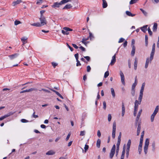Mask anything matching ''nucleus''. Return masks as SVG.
<instances>
[{
    "label": "nucleus",
    "instance_id": "obj_1",
    "mask_svg": "<svg viewBox=\"0 0 159 159\" xmlns=\"http://www.w3.org/2000/svg\"><path fill=\"white\" fill-rule=\"evenodd\" d=\"M131 144V141L130 139H129L126 145V157L127 158L129 157V149Z\"/></svg>",
    "mask_w": 159,
    "mask_h": 159
},
{
    "label": "nucleus",
    "instance_id": "obj_2",
    "mask_svg": "<svg viewBox=\"0 0 159 159\" xmlns=\"http://www.w3.org/2000/svg\"><path fill=\"white\" fill-rule=\"evenodd\" d=\"M149 143V139H146L144 148V152L145 154H146L148 152V150Z\"/></svg>",
    "mask_w": 159,
    "mask_h": 159
},
{
    "label": "nucleus",
    "instance_id": "obj_3",
    "mask_svg": "<svg viewBox=\"0 0 159 159\" xmlns=\"http://www.w3.org/2000/svg\"><path fill=\"white\" fill-rule=\"evenodd\" d=\"M155 50V44L154 43L152 45V51L150 54V61H152L154 55Z\"/></svg>",
    "mask_w": 159,
    "mask_h": 159
},
{
    "label": "nucleus",
    "instance_id": "obj_4",
    "mask_svg": "<svg viewBox=\"0 0 159 159\" xmlns=\"http://www.w3.org/2000/svg\"><path fill=\"white\" fill-rule=\"evenodd\" d=\"M39 20L40 21V23L41 26H43L47 24V20L44 16L40 17Z\"/></svg>",
    "mask_w": 159,
    "mask_h": 159
},
{
    "label": "nucleus",
    "instance_id": "obj_5",
    "mask_svg": "<svg viewBox=\"0 0 159 159\" xmlns=\"http://www.w3.org/2000/svg\"><path fill=\"white\" fill-rule=\"evenodd\" d=\"M116 129V124L115 121L113 122V128L112 131V138L113 139L115 138V134Z\"/></svg>",
    "mask_w": 159,
    "mask_h": 159
},
{
    "label": "nucleus",
    "instance_id": "obj_6",
    "mask_svg": "<svg viewBox=\"0 0 159 159\" xmlns=\"http://www.w3.org/2000/svg\"><path fill=\"white\" fill-rule=\"evenodd\" d=\"M116 148V145L115 144H114L113 146L112 147L111 149V152L110 153V158L111 159H112L113 158L115 153Z\"/></svg>",
    "mask_w": 159,
    "mask_h": 159
},
{
    "label": "nucleus",
    "instance_id": "obj_7",
    "mask_svg": "<svg viewBox=\"0 0 159 159\" xmlns=\"http://www.w3.org/2000/svg\"><path fill=\"white\" fill-rule=\"evenodd\" d=\"M63 30H61V32L64 34L68 35L69 34V31H72V29L66 27L63 28Z\"/></svg>",
    "mask_w": 159,
    "mask_h": 159
},
{
    "label": "nucleus",
    "instance_id": "obj_8",
    "mask_svg": "<svg viewBox=\"0 0 159 159\" xmlns=\"http://www.w3.org/2000/svg\"><path fill=\"white\" fill-rule=\"evenodd\" d=\"M142 111V110L141 109L139 110V111L138 112V115L137 116L136 118V121H135V126H136L137 124L138 123V122H139V120L140 118V116L141 114V113Z\"/></svg>",
    "mask_w": 159,
    "mask_h": 159
},
{
    "label": "nucleus",
    "instance_id": "obj_9",
    "mask_svg": "<svg viewBox=\"0 0 159 159\" xmlns=\"http://www.w3.org/2000/svg\"><path fill=\"white\" fill-rule=\"evenodd\" d=\"M126 149V144H125L123 145V151L122 152V154L120 157V159H124V158L125 155V153Z\"/></svg>",
    "mask_w": 159,
    "mask_h": 159
},
{
    "label": "nucleus",
    "instance_id": "obj_10",
    "mask_svg": "<svg viewBox=\"0 0 159 159\" xmlns=\"http://www.w3.org/2000/svg\"><path fill=\"white\" fill-rule=\"evenodd\" d=\"M61 5V2H54L51 6L52 8L56 9L57 8L59 7L60 5Z\"/></svg>",
    "mask_w": 159,
    "mask_h": 159
},
{
    "label": "nucleus",
    "instance_id": "obj_11",
    "mask_svg": "<svg viewBox=\"0 0 159 159\" xmlns=\"http://www.w3.org/2000/svg\"><path fill=\"white\" fill-rule=\"evenodd\" d=\"M120 74L121 77V80L122 84L124 85L125 84V77L123 73L121 71H120Z\"/></svg>",
    "mask_w": 159,
    "mask_h": 159
},
{
    "label": "nucleus",
    "instance_id": "obj_12",
    "mask_svg": "<svg viewBox=\"0 0 159 159\" xmlns=\"http://www.w3.org/2000/svg\"><path fill=\"white\" fill-rule=\"evenodd\" d=\"M141 121H139V122H138V123L137 124H138V126L137 133V136H138L140 134L141 128Z\"/></svg>",
    "mask_w": 159,
    "mask_h": 159
},
{
    "label": "nucleus",
    "instance_id": "obj_13",
    "mask_svg": "<svg viewBox=\"0 0 159 159\" xmlns=\"http://www.w3.org/2000/svg\"><path fill=\"white\" fill-rule=\"evenodd\" d=\"M14 112H10L7 114L4 115L3 116H2V117L3 119H5V118L8 117L9 116L13 115L14 114Z\"/></svg>",
    "mask_w": 159,
    "mask_h": 159
},
{
    "label": "nucleus",
    "instance_id": "obj_14",
    "mask_svg": "<svg viewBox=\"0 0 159 159\" xmlns=\"http://www.w3.org/2000/svg\"><path fill=\"white\" fill-rule=\"evenodd\" d=\"M139 105V102L137 100H136L134 102V111H137Z\"/></svg>",
    "mask_w": 159,
    "mask_h": 159
},
{
    "label": "nucleus",
    "instance_id": "obj_15",
    "mask_svg": "<svg viewBox=\"0 0 159 159\" xmlns=\"http://www.w3.org/2000/svg\"><path fill=\"white\" fill-rule=\"evenodd\" d=\"M27 38L25 37H23L21 39V40L23 43V45L27 43Z\"/></svg>",
    "mask_w": 159,
    "mask_h": 159
},
{
    "label": "nucleus",
    "instance_id": "obj_16",
    "mask_svg": "<svg viewBox=\"0 0 159 159\" xmlns=\"http://www.w3.org/2000/svg\"><path fill=\"white\" fill-rule=\"evenodd\" d=\"M19 55L18 53H15L11 55H9L8 57L11 60H12L17 57Z\"/></svg>",
    "mask_w": 159,
    "mask_h": 159
},
{
    "label": "nucleus",
    "instance_id": "obj_17",
    "mask_svg": "<svg viewBox=\"0 0 159 159\" xmlns=\"http://www.w3.org/2000/svg\"><path fill=\"white\" fill-rule=\"evenodd\" d=\"M34 90H35V89H33V88H31V89H26V90H24L22 91H20V93H25V92H29L32 91H34Z\"/></svg>",
    "mask_w": 159,
    "mask_h": 159
},
{
    "label": "nucleus",
    "instance_id": "obj_18",
    "mask_svg": "<svg viewBox=\"0 0 159 159\" xmlns=\"http://www.w3.org/2000/svg\"><path fill=\"white\" fill-rule=\"evenodd\" d=\"M143 93H140L139 94V104H140L141 103V102L142 101V99L143 96Z\"/></svg>",
    "mask_w": 159,
    "mask_h": 159
},
{
    "label": "nucleus",
    "instance_id": "obj_19",
    "mask_svg": "<svg viewBox=\"0 0 159 159\" xmlns=\"http://www.w3.org/2000/svg\"><path fill=\"white\" fill-rule=\"evenodd\" d=\"M122 114L121 115L122 116H123L124 115L125 113V105L124 103L123 102H122Z\"/></svg>",
    "mask_w": 159,
    "mask_h": 159
},
{
    "label": "nucleus",
    "instance_id": "obj_20",
    "mask_svg": "<svg viewBox=\"0 0 159 159\" xmlns=\"http://www.w3.org/2000/svg\"><path fill=\"white\" fill-rule=\"evenodd\" d=\"M22 2V0H17L16 1H14L12 2V5L15 6L16 5L20 4Z\"/></svg>",
    "mask_w": 159,
    "mask_h": 159
},
{
    "label": "nucleus",
    "instance_id": "obj_21",
    "mask_svg": "<svg viewBox=\"0 0 159 159\" xmlns=\"http://www.w3.org/2000/svg\"><path fill=\"white\" fill-rule=\"evenodd\" d=\"M116 61V54L114 55L112 57V59L111 60V62L110 64L111 65H113L114 63Z\"/></svg>",
    "mask_w": 159,
    "mask_h": 159
},
{
    "label": "nucleus",
    "instance_id": "obj_22",
    "mask_svg": "<svg viewBox=\"0 0 159 159\" xmlns=\"http://www.w3.org/2000/svg\"><path fill=\"white\" fill-rule=\"evenodd\" d=\"M138 64V58L135 57L134 59V69L136 70L137 69Z\"/></svg>",
    "mask_w": 159,
    "mask_h": 159
},
{
    "label": "nucleus",
    "instance_id": "obj_23",
    "mask_svg": "<svg viewBox=\"0 0 159 159\" xmlns=\"http://www.w3.org/2000/svg\"><path fill=\"white\" fill-rule=\"evenodd\" d=\"M157 24L156 23H155L154 24L152 28L153 31L154 32H156L157 30Z\"/></svg>",
    "mask_w": 159,
    "mask_h": 159
},
{
    "label": "nucleus",
    "instance_id": "obj_24",
    "mask_svg": "<svg viewBox=\"0 0 159 159\" xmlns=\"http://www.w3.org/2000/svg\"><path fill=\"white\" fill-rule=\"evenodd\" d=\"M149 61H150V62H151V61H150V58L149 59V58H147L146 59V60L145 64V68L146 69L148 68Z\"/></svg>",
    "mask_w": 159,
    "mask_h": 159
},
{
    "label": "nucleus",
    "instance_id": "obj_25",
    "mask_svg": "<svg viewBox=\"0 0 159 159\" xmlns=\"http://www.w3.org/2000/svg\"><path fill=\"white\" fill-rule=\"evenodd\" d=\"M55 152L53 151V150H51L49 151L46 153L47 155H53L55 154Z\"/></svg>",
    "mask_w": 159,
    "mask_h": 159
},
{
    "label": "nucleus",
    "instance_id": "obj_26",
    "mask_svg": "<svg viewBox=\"0 0 159 159\" xmlns=\"http://www.w3.org/2000/svg\"><path fill=\"white\" fill-rule=\"evenodd\" d=\"M125 13L126 14L129 16L133 17L135 15V14H133L130 12L128 11H126Z\"/></svg>",
    "mask_w": 159,
    "mask_h": 159
},
{
    "label": "nucleus",
    "instance_id": "obj_27",
    "mask_svg": "<svg viewBox=\"0 0 159 159\" xmlns=\"http://www.w3.org/2000/svg\"><path fill=\"white\" fill-rule=\"evenodd\" d=\"M135 51V47L134 45H133L132 46V50L131 52V55L132 56H134V55Z\"/></svg>",
    "mask_w": 159,
    "mask_h": 159
},
{
    "label": "nucleus",
    "instance_id": "obj_28",
    "mask_svg": "<svg viewBox=\"0 0 159 159\" xmlns=\"http://www.w3.org/2000/svg\"><path fill=\"white\" fill-rule=\"evenodd\" d=\"M72 6L70 4H67L63 8V9H66L71 8Z\"/></svg>",
    "mask_w": 159,
    "mask_h": 159
},
{
    "label": "nucleus",
    "instance_id": "obj_29",
    "mask_svg": "<svg viewBox=\"0 0 159 159\" xmlns=\"http://www.w3.org/2000/svg\"><path fill=\"white\" fill-rule=\"evenodd\" d=\"M102 0L103 2L102 7L103 8H105L107 6V3L105 0Z\"/></svg>",
    "mask_w": 159,
    "mask_h": 159
},
{
    "label": "nucleus",
    "instance_id": "obj_30",
    "mask_svg": "<svg viewBox=\"0 0 159 159\" xmlns=\"http://www.w3.org/2000/svg\"><path fill=\"white\" fill-rule=\"evenodd\" d=\"M145 84L144 82L143 83L141 87V89L140 90V93H143V92L144 89V88L145 86Z\"/></svg>",
    "mask_w": 159,
    "mask_h": 159
},
{
    "label": "nucleus",
    "instance_id": "obj_31",
    "mask_svg": "<svg viewBox=\"0 0 159 159\" xmlns=\"http://www.w3.org/2000/svg\"><path fill=\"white\" fill-rule=\"evenodd\" d=\"M147 25H145L141 27V29L142 31L145 32L147 31Z\"/></svg>",
    "mask_w": 159,
    "mask_h": 159
},
{
    "label": "nucleus",
    "instance_id": "obj_32",
    "mask_svg": "<svg viewBox=\"0 0 159 159\" xmlns=\"http://www.w3.org/2000/svg\"><path fill=\"white\" fill-rule=\"evenodd\" d=\"M31 25L33 26H35L36 27H41L42 26L41 25L40 23L38 22L37 23H34L33 24H32Z\"/></svg>",
    "mask_w": 159,
    "mask_h": 159
},
{
    "label": "nucleus",
    "instance_id": "obj_33",
    "mask_svg": "<svg viewBox=\"0 0 159 159\" xmlns=\"http://www.w3.org/2000/svg\"><path fill=\"white\" fill-rule=\"evenodd\" d=\"M101 140L100 139H98L97 142V146L98 148H99L101 144Z\"/></svg>",
    "mask_w": 159,
    "mask_h": 159
},
{
    "label": "nucleus",
    "instance_id": "obj_34",
    "mask_svg": "<svg viewBox=\"0 0 159 159\" xmlns=\"http://www.w3.org/2000/svg\"><path fill=\"white\" fill-rule=\"evenodd\" d=\"M72 0H62L61 1V4H64L67 2H71Z\"/></svg>",
    "mask_w": 159,
    "mask_h": 159
},
{
    "label": "nucleus",
    "instance_id": "obj_35",
    "mask_svg": "<svg viewBox=\"0 0 159 159\" xmlns=\"http://www.w3.org/2000/svg\"><path fill=\"white\" fill-rule=\"evenodd\" d=\"M111 93L113 98H114L115 97V94L114 89L113 88H111Z\"/></svg>",
    "mask_w": 159,
    "mask_h": 159
},
{
    "label": "nucleus",
    "instance_id": "obj_36",
    "mask_svg": "<svg viewBox=\"0 0 159 159\" xmlns=\"http://www.w3.org/2000/svg\"><path fill=\"white\" fill-rule=\"evenodd\" d=\"M148 37L147 35L145 36V45L146 46H147L148 45Z\"/></svg>",
    "mask_w": 159,
    "mask_h": 159
},
{
    "label": "nucleus",
    "instance_id": "obj_37",
    "mask_svg": "<svg viewBox=\"0 0 159 159\" xmlns=\"http://www.w3.org/2000/svg\"><path fill=\"white\" fill-rule=\"evenodd\" d=\"M139 0H131L130 2V4H132L137 2Z\"/></svg>",
    "mask_w": 159,
    "mask_h": 159
},
{
    "label": "nucleus",
    "instance_id": "obj_38",
    "mask_svg": "<svg viewBox=\"0 0 159 159\" xmlns=\"http://www.w3.org/2000/svg\"><path fill=\"white\" fill-rule=\"evenodd\" d=\"M109 74V72L108 71H107L105 72L104 75V78H106L108 76Z\"/></svg>",
    "mask_w": 159,
    "mask_h": 159
},
{
    "label": "nucleus",
    "instance_id": "obj_39",
    "mask_svg": "<svg viewBox=\"0 0 159 159\" xmlns=\"http://www.w3.org/2000/svg\"><path fill=\"white\" fill-rule=\"evenodd\" d=\"M158 110H159V106H157L156 107L155 109L153 112L157 114V112L158 111Z\"/></svg>",
    "mask_w": 159,
    "mask_h": 159
},
{
    "label": "nucleus",
    "instance_id": "obj_40",
    "mask_svg": "<svg viewBox=\"0 0 159 159\" xmlns=\"http://www.w3.org/2000/svg\"><path fill=\"white\" fill-rule=\"evenodd\" d=\"M21 23V22L19 20H16L14 22V24L16 25H17L18 24Z\"/></svg>",
    "mask_w": 159,
    "mask_h": 159
},
{
    "label": "nucleus",
    "instance_id": "obj_41",
    "mask_svg": "<svg viewBox=\"0 0 159 159\" xmlns=\"http://www.w3.org/2000/svg\"><path fill=\"white\" fill-rule=\"evenodd\" d=\"M121 140H118L116 144V148H119L120 145V143Z\"/></svg>",
    "mask_w": 159,
    "mask_h": 159
},
{
    "label": "nucleus",
    "instance_id": "obj_42",
    "mask_svg": "<svg viewBox=\"0 0 159 159\" xmlns=\"http://www.w3.org/2000/svg\"><path fill=\"white\" fill-rule=\"evenodd\" d=\"M89 148V146L88 145L85 144L84 148V152H86L88 150Z\"/></svg>",
    "mask_w": 159,
    "mask_h": 159
},
{
    "label": "nucleus",
    "instance_id": "obj_43",
    "mask_svg": "<svg viewBox=\"0 0 159 159\" xmlns=\"http://www.w3.org/2000/svg\"><path fill=\"white\" fill-rule=\"evenodd\" d=\"M148 33L149 35L151 36H152V32L151 31V29L149 27H148Z\"/></svg>",
    "mask_w": 159,
    "mask_h": 159
},
{
    "label": "nucleus",
    "instance_id": "obj_44",
    "mask_svg": "<svg viewBox=\"0 0 159 159\" xmlns=\"http://www.w3.org/2000/svg\"><path fill=\"white\" fill-rule=\"evenodd\" d=\"M152 150L153 151H154L155 149V142H153L152 144Z\"/></svg>",
    "mask_w": 159,
    "mask_h": 159
},
{
    "label": "nucleus",
    "instance_id": "obj_45",
    "mask_svg": "<svg viewBox=\"0 0 159 159\" xmlns=\"http://www.w3.org/2000/svg\"><path fill=\"white\" fill-rule=\"evenodd\" d=\"M52 64L54 68H55V67L58 64L57 63H55L54 62H52Z\"/></svg>",
    "mask_w": 159,
    "mask_h": 159
},
{
    "label": "nucleus",
    "instance_id": "obj_46",
    "mask_svg": "<svg viewBox=\"0 0 159 159\" xmlns=\"http://www.w3.org/2000/svg\"><path fill=\"white\" fill-rule=\"evenodd\" d=\"M111 119V114H109L108 116V121H110Z\"/></svg>",
    "mask_w": 159,
    "mask_h": 159
},
{
    "label": "nucleus",
    "instance_id": "obj_47",
    "mask_svg": "<svg viewBox=\"0 0 159 159\" xmlns=\"http://www.w3.org/2000/svg\"><path fill=\"white\" fill-rule=\"evenodd\" d=\"M42 90H43V91L46 92H47V93H50V91H49L48 90H47V89H41V90H40V91H41Z\"/></svg>",
    "mask_w": 159,
    "mask_h": 159
},
{
    "label": "nucleus",
    "instance_id": "obj_48",
    "mask_svg": "<svg viewBox=\"0 0 159 159\" xmlns=\"http://www.w3.org/2000/svg\"><path fill=\"white\" fill-rule=\"evenodd\" d=\"M91 70V68L89 66H88L87 67V71L88 72H89Z\"/></svg>",
    "mask_w": 159,
    "mask_h": 159
},
{
    "label": "nucleus",
    "instance_id": "obj_49",
    "mask_svg": "<svg viewBox=\"0 0 159 159\" xmlns=\"http://www.w3.org/2000/svg\"><path fill=\"white\" fill-rule=\"evenodd\" d=\"M45 11L44 10H42L40 11V13L41 14L40 17L44 16H43V14L45 12Z\"/></svg>",
    "mask_w": 159,
    "mask_h": 159
},
{
    "label": "nucleus",
    "instance_id": "obj_50",
    "mask_svg": "<svg viewBox=\"0 0 159 159\" xmlns=\"http://www.w3.org/2000/svg\"><path fill=\"white\" fill-rule=\"evenodd\" d=\"M140 10L146 16L147 15V13L146 11L143 10L142 9H140Z\"/></svg>",
    "mask_w": 159,
    "mask_h": 159
},
{
    "label": "nucleus",
    "instance_id": "obj_51",
    "mask_svg": "<svg viewBox=\"0 0 159 159\" xmlns=\"http://www.w3.org/2000/svg\"><path fill=\"white\" fill-rule=\"evenodd\" d=\"M56 93L58 96H59V97H60L61 98L63 99V97L61 95L60 93H59V92H56Z\"/></svg>",
    "mask_w": 159,
    "mask_h": 159
},
{
    "label": "nucleus",
    "instance_id": "obj_52",
    "mask_svg": "<svg viewBox=\"0 0 159 159\" xmlns=\"http://www.w3.org/2000/svg\"><path fill=\"white\" fill-rule=\"evenodd\" d=\"M21 121L22 123H26L28 122L29 121L26 119H23L21 120Z\"/></svg>",
    "mask_w": 159,
    "mask_h": 159
},
{
    "label": "nucleus",
    "instance_id": "obj_53",
    "mask_svg": "<svg viewBox=\"0 0 159 159\" xmlns=\"http://www.w3.org/2000/svg\"><path fill=\"white\" fill-rule=\"evenodd\" d=\"M85 131H81L80 134V136H83L85 135Z\"/></svg>",
    "mask_w": 159,
    "mask_h": 159
},
{
    "label": "nucleus",
    "instance_id": "obj_54",
    "mask_svg": "<svg viewBox=\"0 0 159 159\" xmlns=\"http://www.w3.org/2000/svg\"><path fill=\"white\" fill-rule=\"evenodd\" d=\"M78 53H77L76 54H75V59H76V61H78V58H79V57H78Z\"/></svg>",
    "mask_w": 159,
    "mask_h": 159
},
{
    "label": "nucleus",
    "instance_id": "obj_55",
    "mask_svg": "<svg viewBox=\"0 0 159 159\" xmlns=\"http://www.w3.org/2000/svg\"><path fill=\"white\" fill-rule=\"evenodd\" d=\"M103 109L104 110H106V102L105 101H104L103 102Z\"/></svg>",
    "mask_w": 159,
    "mask_h": 159
},
{
    "label": "nucleus",
    "instance_id": "obj_56",
    "mask_svg": "<svg viewBox=\"0 0 159 159\" xmlns=\"http://www.w3.org/2000/svg\"><path fill=\"white\" fill-rule=\"evenodd\" d=\"M142 150V147H139L138 150L139 154H140Z\"/></svg>",
    "mask_w": 159,
    "mask_h": 159
},
{
    "label": "nucleus",
    "instance_id": "obj_57",
    "mask_svg": "<svg viewBox=\"0 0 159 159\" xmlns=\"http://www.w3.org/2000/svg\"><path fill=\"white\" fill-rule=\"evenodd\" d=\"M97 135L98 137H100L101 136V133L99 130H98L97 132Z\"/></svg>",
    "mask_w": 159,
    "mask_h": 159
},
{
    "label": "nucleus",
    "instance_id": "obj_58",
    "mask_svg": "<svg viewBox=\"0 0 159 159\" xmlns=\"http://www.w3.org/2000/svg\"><path fill=\"white\" fill-rule=\"evenodd\" d=\"M124 40H125V39L124 38H121L120 39H119V40L118 41V43H120L122 42Z\"/></svg>",
    "mask_w": 159,
    "mask_h": 159
},
{
    "label": "nucleus",
    "instance_id": "obj_59",
    "mask_svg": "<svg viewBox=\"0 0 159 159\" xmlns=\"http://www.w3.org/2000/svg\"><path fill=\"white\" fill-rule=\"evenodd\" d=\"M42 2V0H37L36 4H39Z\"/></svg>",
    "mask_w": 159,
    "mask_h": 159
},
{
    "label": "nucleus",
    "instance_id": "obj_60",
    "mask_svg": "<svg viewBox=\"0 0 159 159\" xmlns=\"http://www.w3.org/2000/svg\"><path fill=\"white\" fill-rule=\"evenodd\" d=\"M84 58H85L88 61H89L90 59V57L89 56L84 57Z\"/></svg>",
    "mask_w": 159,
    "mask_h": 159
},
{
    "label": "nucleus",
    "instance_id": "obj_61",
    "mask_svg": "<svg viewBox=\"0 0 159 159\" xmlns=\"http://www.w3.org/2000/svg\"><path fill=\"white\" fill-rule=\"evenodd\" d=\"M70 133H69L68 135H67V136L66 138V141H67L69 139L70 136Z\"/></svg>",
    "mask_w": 159,
    "mask_h": 159
},
{
    "label": "nucleus",
    "instance_id": "obj_62",
    "mask_svg": "<svg viewBox=\"0 0 159 159\" xmlns=\"http://www.w3.org/2000/svg\"><path fill=\"white\" fill-rule=\"evenodd\" d=\"M35 112L34 111L33 114L32 116L35 118H38V116L37 115H35Z\"/></svg>",
    "mask_w": 159,
    "mask_h": 159
},
{
    "label": "nucleus",
    "instance_id": "obj_63",
    "mask_svg": "<svg viewBox=\"0 0 159 159\" xmlns=\"http://www.w3.org/2000/svg\"><path fill=\"white\" fill-rule=\"evenodd\" d=\"M89 38H90L91 39L92 38H93V35L92 34V33L90 32L89 33Z\"/></svg>",
    "mask_w": 159,
    "mask_h": 159
},
{
    "label": "nucleus",
    "instance_id": "obj_64",
    "mask_svg": "<svg viewBox=\"0 0 159 159\" xmlns=\"http://www.w3.org/2000/svg\"><path fill=\"white\" fill-rule=\"evenodd\" d=\"M76 61H77L76 66H77L81 65V64H80V61H79V60Z\"/></svg>",
    "mask_w": 159,
    "mask_h": 159
}]
</instances>
